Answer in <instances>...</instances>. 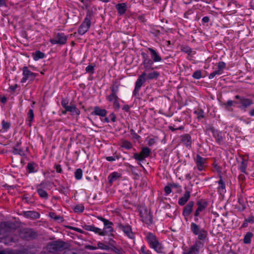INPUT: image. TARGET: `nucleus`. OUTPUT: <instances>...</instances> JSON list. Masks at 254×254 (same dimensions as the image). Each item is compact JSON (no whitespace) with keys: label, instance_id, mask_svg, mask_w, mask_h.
Returning a JSON list of instances; mask_svg holds the SVG:
<instances>
[{"label":"nucleus","instance_id":"obj_36","mask_svg":"<svg viewBox=\"0 0 254 254\" xmlns=\"http://www.w3.org/2000/svg\"><path fill=\"white\" fill-rule=\"evenodd\" d=\"M194 113L197 115V117L198 119H202L204 118V112L201 109L195 111Z\"/></svg>","mask_w":254,"mask_h":254},{"label":"nucleus","instance_id":"obj_11","mask_svg":"<svg viewBox=\"0 0 254 254\" xmlns=\"http://www.w3.org/2000/svg\"><path fill=\"white\" fill-rule=\"evenodd\" d=\"M83 228L85 230H86L87 231H93L95 233H98L101 236H104L106 234V232L102 231L101 229H100L98 228L95 227L94 226L85 225L83 226Z\"/></svg>","mask_w":254,"mask_h":254},{"label":"nucleus","instance_id":"obj_14","mask_svg":"<svg viewBox=\"0 0 254 254\" xmlns=\"http://www.w3.org/2000/svg\"><path fill=\"white\" fill-rule=\"evenodd\" d=\"M199 247L198 243L192 246L188 250H185L183 254H198Z\"/></svg>","mask_w":254,"mask_h":254},{"label":"nucleus","instance_id":"obj_42","mask_svg":"<svg viewBox=\"0 0 254 254\" xmlns=\"http://www.w3.org/2000/svg\"><path fill=\"white\" fill-rule=\"evenodd\" d=\"M192 77L195 79H199L201 77V72L200 70L195 71Z\"/></svg>","mask_w":254,"mask_h":254},{"label":"nucleus","instance_id":"obj_54","mask_svg":"<svg viewBox=\"0 0 254 254\" xmlns=\"http://www.w3.org/2000/svg\"><path fill=\"white\" fill-rule=\"evenodd\" d=\"M164 190L167 194H169L171 192V187L166 186L164 188Z\"/></svg>","mask_w":254,"mask_h":254},{"label":"nucleus","instance_id":"obj_25","mask_svg":"<svg viewBox=\"0 0 254 254\" xmlns=\"http://www.w3.org/2000/svg\"><path fill=\"white\" fill-rule=\"evenodd\" d=\"M65 109L66 111L70 112L72 113H75L77 115H79L80 111L77 109L75 105H71L67 106Z\"/></svg>","mask_w":254,"mask_h":254},{"label":"nucleus","instance_id":"obj_53","mask_svg":"<svg viewBox=\"0 0 254 254\" xmlns=\"http://www.w3.org/2000/svg\"><path fill=\"white\" fill-rule=\"evenodd\" d=\"M111 91L112 94H117L118 91V86H113L111 88Z\"/></svg>","mask_w":254,"mask_h":254},{"label":"nucleus","instance_id":"obj_58","mask_svg":"<svg viewBox=\"0 0 254 254\" xmlns=\"http://www.w3.org/2000/svg\"><path fill=\"white\" fill-rule=\"evenodd\" d=\"M55 168L58 173H61L62 172V169L60 165H56Z\"/></svg>","mask_w":254,"mask_h":254},{"label":"nucleus","instance_id":"obj_51","mask_svg":"<svg viewBox=\"0 0 254 254\" xmlns=\"http://www.w3.org/2000/svg\"><path fill=\"white\" fill-rule=\"evenodd\" d=\"M118 158H119L117 156H109L106 157V160L108 161L112 162L115 161L116 159Z\"/></svg>","mask_w":254,"mask_h":254},{"label":"nucleus","instance_id":"obj_29","mask_svg":"<svg viewBox=\"0 0 254 254\" xmlns=\"http://www.w3.org/2000/svg\"><path fill=\"white\" fill-rule=\"evenodd\" d=\"M33 59L35 61H37L40 59H43L45 57V54L40 52V51H36L33 54Z\"/></svg>","mask_w":254,"mask_h":254},{"label":"nucleus","instance_id":"obj_57","mask_svg":"<svg viewBox=\"0 0 254 254\" xmlns=\"http://www.w3.org/2000/svg\"><path fill=\"white\" fill-rule=\"evenodd\" d=\"M246 221L249 223H254V216H250L247 219H246Z\"/></svg>","mask_w":254,"mask_h":254},{"label":"nucleus","instance_id":"obj_33","mask_svg":"<svg viewBox=\"0 0 254 254\" xmlns=\"http://www.w3.org/2000/svg\"><path fill=\"white\" fill-rule=\"evenodd\" d=\"M159 75V73L157 71H153L148 74L146 78L149 79H152L157 78Z\"/></svg>","mask_w":254,"mask_h":254},{"label":"nucleus","instance_id":"obj_64","mask_svg":"<svg viewBox=\"0 0 254 254\" xmlns=\"http://www.w3.org/2000/svg\"><path fill=\"white\" fill-rule=\"evenodd\" d=\"M209 18L207 16H205V17H204L203 18H202V21L205 22V23H206V22H208L209 21Z\"/></svg>","mask_w":254,"mask_h":254},{"label":"nucleus","instance_id":"obj_10","mask_svg":"<svg viewBox=\"0 0 254 254\" xmlns=\"http://www.w3.org/2000/svg\"><path fill=\"white\" fill-rule=\"evenodd\" d=\"M20 235L22 238L29 239L33 238L35 236L36 233L32 229H25L20 232Z\"/></svg>","mask_w":254,"mask_h":254},{"label":"nucleus","instance_id":"obj_21","mask_svg":"<svg viewBox=\"0 0 254 254\" xmlns=\"http://www.w3.org/2000/svg\"><path fill=\"white\" fill-rule=\"evenodd\" d=\"M197 204L198 205V207L194 213L195 217H197L199 214V212L202 211L207 206V203L205 202L201 203L200 201H198Z\"/></svg>","mask_w":254,"mask_h":254},{"label":"nucleus","instance_id":"obj_63","mask_svg":"<svg viewBox=\"0 0 254 254\" xmlns=\"http://www.w3.org/2000/svg\"><path fill=\"white\" fill-rule=\"evenodd\" d=\"M6 5L5 0H0V7Z\"/></svg>","mask_w":254,"mask_h":254},{"label":"nucleus","instance_id":"obj_4","mask_svg":"<svg viewBox=\"0 0 254 254\" xmlns=\"http://www.w3.org/2000/svg\"><path fill=\"white\" fill-rule=\"evenodd\" d=\"M140 215L142 221L147 225L152 223V216L150 211H148L145 207H141L140 208Z\"/></svg>","mask_w":254,"mask_h":254},{"label":"nucleus","instance_id":"obj_55","mask_svg":"<svg viewBox=\"0 0 254 254\" xmlns=\"http://www.w3.org/2000/svg\"><path fill=\"white\" fill-rule=\"evenodd\" d=\"M113 102L114 107L116 109H119L120 108V104L118 102V100H116Z\"/></svg>","mask_w":254,"mask_h":254},{"label":"nucleus","instance_id":"obj_23","mask_svg":"<svg viewBox=\"0 0 254 254\" xmlns=\"http://www.w3.org/2000/svg\"><path fill=\"white\" fill-rule=\"evenodd\" d=\"M181 140L187 146H190L191 144V137L189 134L183 135L182 136Z\"/></svg>","mask_w":254,"mask_h":254},{"label":"nucleus","instance_id":"obj_62","mask_svg":"<svg viewBox=\"0 0 254 254\" xmlns=\"http://www.w3.org/2000/svg\"><path fill=\"white\" fill-rule=\"evenodd\" d=\"M155 141L154 139L153 138H150L149 139V141H148V144L149 145V146H151L152 145H153L154 143H155Z\"/></svg>","mask_w":254,"mask_h":254},{"label":"nucleus","instance_id":"obj_26","mask_svg":"<svg viewBox=\"0 0 254 254\" xmlns=\"http://www.w3.org/2000/svg\"><path fill=\"white\" fill-rule=\"evenodd\" d=\"M208 129H210L212 131L213 136L215 137L217 141L218 142H220L222 140V137L219 132L217 130H215L213 127H210L208 128Z\"/></svg>","mask_w":254,"mask_h":254},{"label":"nucleus","instance_id":"obj_8","mask_svg":"<svg viewBox=\"0 0 254 254\" xmlns=\"http://www.w3.org/2000/svg\"><path fill=\"white\" fill-rule=\"evenodd\" d=\"M146 76V73L144 72L142 74L138 77L136 83H135V87L134 90V94L136 95L138 94L139 90L142 84L145 82Z\"/></svg>","mask_w":254,"mask_h":254},{"label":"nucleus","instance_id":"obj_50","mask_svg":"<svg viewBox=\"0 0 254 254\" xmlns=\"http://www.w3.org/2000/svg\"><path fill=\"white\" fill-rule=\"evenodd\" d=\"M218 184H219V187H218L219 189H221L222 190H224L225 189V184L224 183L223 181L222 180L221 178L219 181Z\"/></svg>","mask_w":254,"mask_h":254},{"label":"nucleus","instance_id":"obj_24","mask_svg":"<svg viewBox=\"0 0 254 254\" xmlns=\"http://www.w3.org/2000/svg\"><path fill=\"white\" fill-rule=\"evenodd\" d=\"M116 8L119 14L122 15L127 10V5L125 3H119L116 5Z\"/></svg>","mask_w":254,"mask_h":254},{"label":"nucleus","instance_id":"obj_38","mask_svg":"<svg viewBox=\"0 0 254 254\" xmlns=\"http://www.w3.org/2000/svg\"><path fill=\"white\" fill-rule=\"evenodd\" d=\"M108 99L110 102H114L116 100H118V97L117 96V94L111 93L109 96H108Z\"/></svg>","mask_w":254,"mask_h":254},{"label":"nucleus","instance_id":"obj_16","mask_svg":"<svg viewBox=\"0 0 254 254\" xmlns=\"http://www.w3.org/2000/svg\"><path fill=\"white\" fill-rule=\"evenodd\" d=\"M148 50L150 52L151 57L154 62H158L161 61L162 59L161 57L158 55L155 50L151 48H149Z\"/></svg>","mask_w":254,"mask_h":254},{"label":"nucleus","instance_id":"obj_48","mask_svg":"<svg viewBox=\"0 0 254 254\" xmlns=\"http://www.w3.org/2000/svg\"><path fill=\"white\" fill-rule=\"evenodd\" d=\"M86 72L93 73L94 72V66L91 65L87 66L85 69Z\"/></svg>","mask_w":254,"mask_h":254},{"label":"nucleus","instance_id":"obj_18","mask_svg":"<svg viewBox=\"0 0 254 254\" xmlns=\"http://www.w3.org/2000/svg\"><path fill=\"white\" fill-rule=\"evenodd\" d=\"M240 103L242 105L243 109H246L251 106L253 103L252 100L243 97V98H241Z\"/></svg>","mask_w":254,"mask_h":254},{"label":"nucleus","instance_id":"obj_1","mask_svg":"<svg viewBox=\"0 0 254 254\" xmlns=\"http://www.w3.org/2000/svg\"><path fill=\"white\" fill-rule=\"evenodd\" d=\"M93 13L91 11H87L86 17L78 29V33L80 35L84 34L89 29L91 25V20L92 19Z\"/></svg>","mask_w":254,"mask_h":254},{"label":"nucleus","instance_id":"obj_13","mask_svg":"<svg viewBox=\"0 0 254 254\" xmlns=\"http://www.w3.org/2000/svg\"><path fill=\"white\" fill-rule=\"evenodd\" d=\"M142 55L144 59L143 62V65H144L145 70L147 71L150 69H152V68H151V66L152 65L153 61L148 59L147 56L145 54H143Z\"/></svg>","mask_w":254,"mask_h":254},{"label":"nucleus","instance_id":"obj_17","mask_svg":"<svg viewBox=\"0 0 254 254\" xmlns=\"http://www.w3.org/2000/svg\"><path fill=\"white\" fill-rule=\"evenodd\" d=\"M23 213L25 217L32 219H37L40 216L39 214L34 211H24Z\"/></svg>","mask_w":254,"mask_h":254},{"label":"nucleus","instance_id":"obj_6","mask_svg":"<svg viewBox=\"0 0 254 254\" xmlns=\"http://www.w3.org/2000/svg\"><path fill=\"white\" fill-rule=\"evenodd\" d=\"M151 150L149 148L145 147L142 148L141 151L139 154H134L133 156L136 160L141 161L149 156Z\"/></svg>","mask_w":254,"mask_h":254},{"label":"nucleus","instance_id":"obj_22","mask_svg":"<svg viewBox=\"0 0 254 254\" xmlns=\"http://www.w3.org/2000/svg\"><path fill=\"white\" fill-rule=\"evenodd\" d=\"M190 197V192L186 191L184 194V196L181 197L178 201V203L180 205H184L189 200Z\"/></svg>","mask_w":254,"mask_h":254},{"label":"nucleus","instance_id":"obj_41","mask_svg":"<svg viewBox=\"0 0 254 254\" xmlns=\"http://www.w3.org/2000/svg\"><path fill=\"white\" fill-rule=\"evenodd\" d=\"M222 73V71L220 70H217L211 72L209 75V78L211 79L213 78L216 75H220Z\"/></svg>","mask_w":254,"mask_h":254},{"label":"nucleus","instance_id":"obj_15","mask_svg":"<svg viewBox=\"0 0 254 254\" xmlns=\"http://www.w3.org/2000/svg\"><path fill=\"white\" fill-rule=\"evenodd\" d=\"M193 205L194 203L193 201H190L184 207L183 214L185 217H188L191 213Z\"/></svg>","mask_w":254,"mask_h":254},{"label":"nucleus","instance_id":"obj_43","mask_svg":"<svg viewBox=\"0 0 254 254\" xmlns=\"http://www.w3.org/2000/svg\"><path fill=\"white\" fill-rule=\"evenodd\" d=\"M13 152L15 154H19L21 156H22L24 155L23 151L22 149H19V148H14Z\"/></svg>","mask_w":254,"mask_h":254},{"label":"nucleus","instance_id":"obj_5","mask_svg":"<svg viewBox=\"0 0 254 254\" xmlns=\"http://www.w3.org/2000/svg\"><path fill=\"white\" fill-rule=\"evenodd\" d=\"M67 36L63 33H58L54 38L50 39V41L52 44L64 45L67 41Z\"/></svg>","mask_w":254,"mask_h":254},{"label":"nucleus","instance_id":"obj_19","mask_svg":"<svg viewBox=\"0 0 254 254\" xmlns=\"http://www.w3.org/2000/svg\"><path fill=\"white\" fill-rule=\"evenodd\" d=\"M107 111L105 109H100L99 107H95L94 111L92 113V115H98L101 117H105L106 115Z\"/></svg>","mask_w":254,"mask_h":254},{"label":"nucleus","instance_id":"obj_31","mask_svg":"<svg viewBox=\"0 0 254 254\" xmlns=\"http://www.w3.org/2000/svg\"><path fill=\"white\" fill-rule=\"evenodd\" d=\"M37 192L38 193L40 197L42 198L47 199L48 197V194L47 192L45 190H43L42 189H38Z\"/></svg>","mask_w":254,"mask_h":254},{"label":"nucleus","instance_id":"obj_34","mask_svg":"<svg viewBox=\"0 0 254 254\" xmlns=\"http://www.w3.org/2000/svg\"><path fill=\"white\" fill-rule=\"evenodd\" d=\"M198 235V238L199 240H204L207 235V232L203 229H201L199 231V233Z\"/></svg>","mask_w":254,"mask_h":254},{"label":"nucleus","instance_id":"obj_49","mask_svg":"<svg viewBox=\"0 0 254 254\" xmlns=\"http://www.w3.org/2000/svg\"><path fill=\"white\" fill-rule=\"evenodd\" d=\"M225 65L226 64L224 62H219L218 64V70H220V71H222V70L225 68Z\"/></svg>","mask_w":254,"mask_h":254},{"label":"nucleus","instance_id":"obj_9","mask_svg":"<svg viewBox=\"0 0 254 254\" xmlns=\"http://www.w3.org/2000/svg\"><path fill=\"white\" fill-rule=\"evenodd\" d=\"M196 167L199 171L203 170L204 167L205 166L206 163V159L201 157L199 154H197L195 159Z\"/></svg>","mask_w":254,"mask_h":254},{"label":"nucleus","instance_id":"obj_40","mask_svg":"<svg viewBox=\"0 0 254 254\" xmlns=\"http://www.w3.org/2000/svg\"><path fill=\"white\" fill-rule=\"evenodd\" d=\"M28 121L30 123V124L33 121V119L34 118V113L32 109H30L29 110L28 113Z\"/></svg>","mask_w":254,"mask_h":254},{"label":"nucleus","instance_id":"obj_3","mask_svg":"<svg viewBox=\"0 0 254 254\" xmlns=\"http://www.w3.org/2000/svg\"><path fill=\"white\" fill-rule=\"evenodd\" d=\"M147 239L150 246L152 248L158 253L161 252L162 247L154 235L149 233L147 237Z\"/></svg>","mask_w":254,"mask_h":254},{"label":"nucleus","instance_id":"obj_56","mask_svg":"<svg viewBox=\"0 0 254 254\" xmlns=\"http://www.w3.org/2000/svg\"><path fill=\"white\" fill-rule=\"evenodd\" d=\"M182 51L186 53L190 54L191 50L189 47H184L182 49Z\"/></svg>","mask_w":254,"mask_h":254},{"label":"nucleus","instance_id":"obj_47","mask_svg":"<svg viewBox=\"0 0 254 254\" xmlns=\"http://www.w3.org/2000/svg\"><path fill=\"white\" fill-rule=\"evenodd\" d=\"M50 216L55 220H59L61 221H63V218L60 216H56L54 213H50Z\"/></svg>","mask_w":254,"mask_h":254},{"label":"nucleus","instance_id":"obj_59","mask_svg":"<svg viewBox=\"0 0 254 254\" xmlns=\"http://www.w3.org/2000/svg\"><path fill=\"white\" fill-rule=\"evenodd\" d=\"M98 246L99 248L102 249H106L108 248V246H105L102 243H99L98 244Z\"/></svg>","mask_w":254,"mask_h":254},{"label":"nucleus","instance_id":"obj_27","mask_svg":"<svg viewBox=\"0 0 254 254\" xmlns=\"http://www.w3.org/2000/svg\"><path fill=\"white\" fill-rule=\"evenodd\" d=\"M120 177V174L117 172H113L109 176L110 183H112L113 182L117 180Z\"/></svg>","mask_w":254,"mask_h":254},{"label":"nucleus","instance_id":"obj_46","mask_svg":"<svg viewBox=\"0 0 254 254\" xmlns=\"http://www.w3.org/2000/svg\"><path fill=\"white\" fill-rule=\"evenodd\" d=\"M2 128L4 129L5 130H6L8 128H9L10 123H8V122H6L4 121H3L2 122Z\"/></svg>","mask_w":254,"mask_h":254},{"label":"nucleus","instance_id":"obj_37","mask_svg":"<svg viewBox=\"0 0 254 254\" xmlns=\"http://www.w3.org/2000/svg\"><path fill=\"white\" fill-rule=\"evenodd\" d=\"M84 209V207L82 205H78L75 206L74 210L75 212H82Z\"/></svg>","mask_w":254,"mask_h":254},{"label":"nucleus","instance_id":"obj_52","mask_svg":"<svg viewBox=\"0 0 254 254\" xmlns=\"http://www.w3.org/2000/svg\"><path fill=\"white\" fill-rule=\"evenodd\" d=\"M62 106L65 109L68 106V101L66 99H63L61 102Z\"/></svg>","mask_w":254,"mask_h":254},{"label":"nucleus","instance_id":"obj_45","mask_svg":"<svg viewBox=\"0 0 254 254\" xmlns=\"http://www.w3.org/2000/svg\"><path fill=\"white\" fill-rule=\"evenodd\" d=\"M34 165V164L31 163L28 164L27 168L29 172L32 173L35 171Z\"/></svg>","mask_w":254,"mask_h":254},{"label":"nucleus","instance_id":"obj_60","mask_svg":"<svg viewBox=\"0 0 254 254\" xmlns=\"http://www.w3.org/2000/svg\"><path fill=\"white\" fill-rule=\"evenodd\" d=\"M141 252L143 254H150V252L147 251H146L145 250V247L144 246H142L141 247Z\"/></svg>","mask_w":254,"mask_h":254},{"label":"nucleus","instance_id":"obj_35","mask_svg":"<svg viewBox=\"0 0 254 254\" xmlns=\"http://www.w3.org/2000/svg\"><path fill=\"white\" fill-rule=\"evenodd\" d=\"M75 178L77 180H80L82 177V170L81 169H77L74 173Z\"/></svg>","mask_w":254,"mask_h":254},{"label":"nucleus","instance_id":"obj_39","mask_svg":"<svg viewBox=\"0 0 254 254\" xmlns=\"http://www.w3.org/2000/svg\"><path fill=\"white\" fill-rule=\"evenodd\" d=\"M233 101L231 100H228L227 103H224L222 104V105L224 106L225 108L227 110H229V107H231L233 106Z\"/></svg>","mask_w":254,"mask_h":254},{"label":"nucleus","instance_id":"obj_2","mask_svg":"<svg viewBox=\"0 0 254 254\" xmlns=\"http://www.w3.org/2000/svg\"><path fill=\"white\" fill-rule=\"evenodd\" d=\"M65 243L62 241H54L49 244L47 246V250L51 253L55 251H61L66 248Z\"/></svg>","mask_w":254,"mask_h":254},{"label":"nucleus","instance_id":"obj_30","mask_svg":"<svg viewBox=\"0 0 254 254\" xmlns=\"http://www.w3.org/2000/svg\"><path fill=\"white\" fill-rule=\"evenodd\" d=\"M191 230L193 233L196 235L199 233V228L197 225L194 223H192L190 226Z\"/></svg>","mask_w":254,"mask_h":254},{"label":"nucleus","instance_id":"obj_32","mask_svg":"<svg viewBox=\"0 0 254 254\" xmlns=\"http://www.w3.org/2000/svg\"><path fill=\"white\" fill-rule=\"evenodd\" d=\"M121 146L127 149H129L132 147V144L129 141L124 140L122 142Z\"/></svg>","mask_w":254,"mask_h":254},{"label":"nucleus","instance_id":"obj_44","mask_svg":"<svg viewBox=\"0 0 254 254\" xmlns=\"http://www.w3.org/2000/svg\"><path fill=\"white\" fill-rule=\"evenodd\" d=\"M247 162L246 161H243L242 162L241 165L240 166V169L242 172H244V173L246 172V169L247 168Z\"/></svg>","mask_w":254,"mask_h":254},{"label":"nucleus","instance_id":"obj_7","mask_svg":"<svg viewBox=\"0 0 254 254\" xmlns=\"http://www.w3.org/2000/svg\"><path fill=\"white\" fill-rule=\"evenodd\" d=\"M23 77L21 79V82H25L28 79L32 81L34 80L36 76V74L30 71L27 66H24L23 68Z\"/></svg>","mask_w":254,"mask_h":254},{"label":"nucleus","instance_id":"obj_61","mask_svg":"<svg viewBox=\"0 0 254 254\" xmlns=\"http://www.w3.org/2000/svg\"><path fill=\"white\" fill-rule=\"evenodd\" d=\"M171 188H181V187L178 184L172 183L170 184Z\"/></svg>","mask_w":254,"mask_h":254},{"label":"nucleus","instance_id":"obj_28","mask_svg":"<svg viewBox=\"0 0 254 254\" xmlns=\"http://www.w3.org/2000/svg\"><path fill=\"white\" fill-rule=\"evenodd\" d=\"M253 236V234L252 232H247L244 237V243L246 244H250Z\"/></svg>","mask_w":254,"mask_h":254},{"label":"nucleus","instance_id":"obj_12","mask_svg":"<svg viewBox=\"0 0 254 254\" xmlns=\"http://www.w3.org/2000/svg\"><path fill=\"white\" fill-rule=\"evenodd\" d=\"M119 228L122 230L128 237L132 238L133 234L131 231V227L129 225L124 226L122 224L119 225Z\"/></svg>","mask_w":254,"mask_h":254},{"label":"nucleus","instance_id":"obj_20","mask_svg":"<svg viewBox=\"0 0 254 254\" xmlns=\"http://www.w3.org/2000/svg\"><path fill=\"white\" fill-rule=\"evenodd\" d=\"M98 218L104 223V224L105 226V228L107 229L108 232H111L113 231V229L112 227L113 223L112 222H110L109 220L101 217H99Z\"/></svg>","mask_w":254,"mask_h":254}]
</instances>
